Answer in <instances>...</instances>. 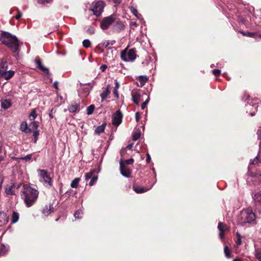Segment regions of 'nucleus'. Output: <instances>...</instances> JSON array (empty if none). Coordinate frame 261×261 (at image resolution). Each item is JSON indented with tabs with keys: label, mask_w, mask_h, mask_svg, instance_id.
<instances>
[{
	"label": "nucleus",
	"mask_w": 261,
	"mask_h": 261,
	"mask_svg": "<svg viewBox=\"0 0 261 261\" xmlns=\"http://www.w3.org/2000/svg\"><path fill=\"white\" fill-rule=\"evenodd\" d=\"M218 228L220 231V238L221 239H223L224 237V232L228 230L227 226L222 222H219L218 224Z\"/></svg>",
	"instance_id": "nucleus-12"
},
{
	"label": "nucleus",
	"mask_w": 261,
	"mask_h": 261,
	"mask_svg": "<svg viewBox=\"0 0 261 261\" xmlns=\"http://www.w3.org/2000/svg\"><path fill=\"white\" fill-rule=\"evenodd\" d=\"M224 254L225 255V256L228 258H229L231 257V250L230 249L228 248V247L227 246H225L224 247Z\"/></svg>",
	"instance_id": "nucleus-30"
},
{
	"label": "nucleus",
	"mask_w": 261,
	"mask_h": 261,
	"mask_svg": "<svg viewBox=\"0 0 261 261\" xmlns=\"http://www.w3.org/2000/svg\"><path fill=\"white\" fill-rule=\"evenodd\" d=\"M22 16V13L18 11V14L15 16L16 19H19Z\"/></svg>",
	"instance_id": "nucleus-57"
},
{
	"label": "nucleus",
	"mask_w": 261,
	"mask_h": 261,
	"mask_svg": "<svg viewBox=\"0 0 261 261\" xmlns=\"http://www.w3.org/2000/svg\"><path fill=\"white\" fill-rule=\"evenodd\" d=\"M105 128V126L103 124L101 125L98 126L95 129V132L97 134H100V133H102L104 131Z\"/></svg>",
	"instance_id": "nucleus-31"
},
{
	"label": "nucleus",
	"mask_w": 261,
	"mask_h": 261,
	"mask_svg": "<svg viewBox=\"0 0 261 261\" xmlns=\"http://www.w3.org/2000/svg\"><path fill=\"white\" fill-rule=\"evenodd\" d=\"M11 106V102L9 99H3L1 101L2 108L4 109H7Z\"/></svg>",
	"instance_id": "nucleus-19"
},
{
	"label": "nucleus",
	"mask_w": 261,
	"mask_h": 261,
	"mask_svg": "<svg viewBox=\"0 0 261 261\" xmlns=\"http://www.w3.org/2000/svg\"><path fill=\"white\" fill-rule=\"evenodd\" d=\"M2 43L7 46L13 53L19 50L18 40L15 36L8 32H3L0 39Z\"/></svg>",
	"instance_id": "nucleus-3"
},
{
	"label": "nucleus",
	"mask_w": 261,
	"mask_h": 261,
	"mask_svg": "<svg viewBox=\"0 0 261 261\" xmlns=\"http://www.w3.org/2000/svg\"><path fill=\"white\" fill-rule=\"evenodd\" d=\"M37 115L36 114V110H33L31 112V113L29 115V118H30V120H31V121L34 120L36 119Z\"/></svg>",
	"instance_id": "nucleus-34"
},
{
	"label": "nucleus",
	"mask_w": 261,
	"mask_h": 261,
	"mask_svg": "<svg viewBox=\"0 0 261 261\" xmlns=\"http://www.w3.org/2000/svg\"><path fill=\"white\" fill-rule=\"evenodd\" d=\"M134 190L137 193H142L147 191V189L139 186L133 187Z\"/></svg>",
	"instance_id": "nucleus-29"
},
{
	"label": "nucleus",
	"mask_w": 261,
	"mask_h": 261,
	"mask_svg": "<svg viewBox=\"0 0 261 261\" xmlns=\"http://www.w3.org/2000/svg\"><path fill=\"white\" fill-rule=\"evenodd\" d=\"M97 178V175H94L91 178L90 181L89 182V185L91 186L94 185V184L96 182Z\"/></svg>",
	"instance_id": "nucleus-37"
},
{
	"label": "nucleus",
	"mask_w": 261,
	"mask_h": 261,
	"mask_svg": "<svg viewBox=\"0 0 261 261\" xmlns=\"http://www.w3.org/2000/svg\"><path fill=\"white\" fill-rule=\"evenodd\" d=\"M136 119L137 121H138L140 119V114L139 113L137 112L135 114Z\"/></svg>",
	"instance_id": "nucleus-55"
},
{
	"label": "nucleus",
	"mask_w": 261,
	"mask_h": 261,
	"mask_svg": "<svg viewBox=\"0 0 261 261\" xmlns=\"http://www.w3.org/2000/svg\"><path fill=\"white\" fill-rule=\"evenodd\" d=\"M94 172H95V170H93L91 171L90 172H89V173H87L85 175L86 180H88L89 179H91L92 176L94 175L93 174Z\"/></svg>",
	"instance_id": "nucleus-36"
},
{
	"label": "nucleus",
	"mask_w": 261,
	"mask_h": 261,
	"mask_svg": "<svg viewBox=\"0 0 261 261\" xmlns=\"http://www.w3.org/2000/svg\"><path fill=\"white\" fill-rule=\"evenodd\" d=\"M51 0H38V2L40 4H44L45 3H50Z\"/></svg>",
	"instance_id": "nucleus-50"
},
{
	"label": "nucleus",
	"mask_w": 261,
	"mask_h": 261,
	"mask_svg": "<svg viewBox=\"0 0 261 261\" xmlns=\"http://www.w3.org/2000/svg\"><path fill=\"white\" fill-rule=\"evenodd\" d=\"M115 86L114 87V89H118L119 87V84L117 80L115 81Z\"/></svg>",
	"instance_id": "nucleus-58"
},
{
	"label": "nucleus",
	"mask_w": 261,
	"mask_h": 261,
	"mask_svg": "<svg viewBox=\"0 0 261 261\" xmlns=\"http://www.w3.org/2000/svg\"><path fill=\"white\" fill-rule=\"evenodd\" d=\"M101 45L102 47L104 48L108 47L109 45V41H105L101 43Z\"/></svg>",
	"instance_id": "nucleus-44"
},
{
	"label": "nucleus",
	"mask_w": 261,
	"mask_h": 261,
	"mask_svg": "<svg viewBox=\"0 0 261 261\" xmlns=\"http://www.w3.org/2000/svg\"><path fill=\"white\" fill-rule=\"evenodd\" d=\"M146 155H147V158H146V162L147 163H149L151 161L150 156L148 153H147Z\"/></svg>",
	"instance_id": "nucleus-56"
},
{
	"label": "nucleus",
	"mask_w": 261,
	"mask_h": 261,
	"mask_svg": "<svg viewBox=\"0 0 261 261\" xmlns=\"http://www.w3.org/2000/svg\"><path fill=\"white\" fill-rule=\"evenodd\" d=\"M253 199L256 203H261V191L255 192L253 196Z\"/></svg>",
	"instance_id": "nucleus-21"
},
{
	"label": "nucleus",
	"mask_w": 261,
	"mask_h": 261,
	"mask_svg": "<svg viewBox=\"0 0 261 261\" xmlns=\"http://www.w3.org/2000/svg\"><path fill=\"white\" fill-rule=\"evenodd\" d=\"M58 82H55L54 83V87L56 89H58Z\"/></svg>",
	"instance_id": "nucleus-60"
},
{
	"label": "nucleus",
	"mask_w": 261,
	"mask_h": 261,
	"mask_svg": "<svg viewBox=\"0 0 261 261\" xmlns=\"http://www.w3.org/2000/svg\"><path fill=\"white\" fill-rule=\"evenodd\" d=\"M39 192L37 190L32 187L25 185L21 192V196L27 206L30 207L36 201L38 196Z\"/></svg>",
	"instance_id": "nucleus-1"
},
{
	"label": "nucleus",
	"mask_w": 261,
	"mask_h": 261,
	"mask_svg": "<svg viewBox=\"0 0 261 261\" xmlns=\"http://www.w3.org/2000/svg\"><path fill=\"white\" fill-rule=\"evenodd\" d=\"M258 159L257 156L255 157L253 161L250 162V164L252 165L256 164L258 163Z\"/></svg>",
	"instance_id": "nucleus-49"
},
{
	"label": "nucleus",
	"mask_w": 261,
	"mask_h": 261,
	"mask_svg": "<svg viewBox=\"0 0 261 261\" xmlns=\"http://www.w3.org/2000/svg\"><path fill=\"white\" fill-rule=\"evenodd\" d=\"M255 256L259 261H261V248L255 249Z\"/></svg>",
	"instance_id": "nucleus-32"
},
{
	"label": "nucleus",
	"mask_w": 261,
	"mask_h": 261,
	"mask_svg": "<svg viewBox=\"0 0 261 261\" xmlns=\"http://www.w3.org/2000/svg\"><path fill=\"white\" fill-rule=\"evenodd\" d=\"M255 214L250 209L242 210L238 217V223L243 225L246 223H252L255 220Z\"/></svg>",
	"instance_id": "nucleus-4"
},
{
	"label": "nucleus",
	"mask_w": 261,
	"mask_h": 261,
	"mask_svg": "<svg viewBox=\"0 0 261 261\" xmlns=\"http://www.w3.org/2000/svg\"><path fill=\"white\" fill-rule=\"evenodd\" d=\"M18 152V149H15L14 148V151L13 152V154L14 155H17V153Z\"/></svg>",
	"instance_id": "nucleus-64"
},
{
	"label": "nucleus",
	"mask_w": 261,
	"mask_h": 261,
	"mask_svg": "<svg viewBox=\"0 0 261 261\" xmlns=\"http://www.w3.org/2000/svg\"><path fill=\"white\" fill-rule=\"evenodd\" d=\"M257 135L258 139L261 140V127L257 130Z\"/></svg>",
	"instance_id": "nucleus-52"
},
{
	"label": "nucleus",
	"mask_w": 261,
	"mask_h": 261,
	"mask_svg": "<svg viewBox=\"0 0 261 261\" xmlns=\"http://www.w3.org/2000/svg\"><path fill=\"white\" fill-rule=\"evenodd\" d=\"M148 101L149 98L148 97L147 99L141 105V109L142 110H144L146 108Z\"/></svg>",
	"instance_id": "nucleus-47"
},
{
	"label": "nucleus",
	"mask_w": 261,
	"mask_h": 261,
	"mask_svg": "<svg viewBox=\"0 0 261 261\" xmlns=\"http://www.w3.org/2000/svg\"><path fill=\"white\" fill-rule=\"evenodd\" d=\"M9 217L4 212H0V225L5 224L8 222Z\"/></svg>",
	"instance_id": "nucleus-16"
},
{
	"label": "nucleus",
	"mask_w": 261,
	"mask_h": 261,
	"mask_svg": "<svg viewBox=\"0 0 261 261\" xmlns=\"http://www.w3.org/2000/svg\"><path fill=\"white\" fill-rule=\"evenodd\" d=\"M8 63L6 60L2 59L0 62V75L7 71L8 70Z\"/></svg>",
	"instance_id": "nucleus-14"
},
{
	"label": "nucleus",
	"mask_w": 261,
	"mask_h": 261,
	"mask_svg": "<svg viewBox=\"0 0 261 261\" xmlns=\"http://www.w3.org/2000/svg\"><path fill=\"white\" fill-rule=\"evenodd\" d=\"M38 172L40 176V181L43 184V185L48 188L52 186L51 178L50 177V174L45 170L38 169Z\"/></svg>",
	"instance_id": "nucleus-5"
},
{
	"label": "nucleus",
	"mask_w": 261,
	"mask_h": 261,
	"mask_svg": "<svg viewBox=\"0 0 261 261\" xmlns=\"http://www.w3.org/2000/svg\"><path fill=\"white\" fill-rule=\"evenodd\" d=\"M32 154H30L24 157L17 158V157H15V156H12L11 158V159L13 160H16V161H18L19 160H25V161L27 162V161H29L32 159Z\"/></svg>",
	"instance_id": "nucleus-23"
},
{
	"label": "nucleus",
	"mask_w": 261,
	"mask_h": 261,
	"mask_svg": "<svg viewBox=\"0 0 261 261\" xmlns=\"http://www.w3.org/2000/svg\"><path fill=\"white\" fill-rule=\"evenodd\" d=\"M124 29V25L121 21H120L116 22L115 24L114 25V29L118 32H120Z\"/></svg>",
	"instance_id": "nucleus-17"
},
{
	"label": "nucleus",
	"mask_w": 261,
	"mask_h": 261,
	"mask_svg": "<svg viewBox=\"0 0 261 261\" xmlns=\"http://www.w3.org/2000/svg\"><path fill=\"white\" fill-rule=\"evenodd\" d=\"M3 248H5L4 246H2L1 249L0 254H4L5 253V251H3Z\"/></svg>",
	"instance_id": "nucleus-59"
},
{
	"label": "nucleus",
	"mask_w": 261,
	"mask_h": 261,
	"mask_svg": "<svg viewBox=\"0 0 261 261\" xmlns=\"http://www.w3.org/2000/svg\"><path fill=\"white\" fill-rule=\"evenodd\" d=\"M110 93L109 86L108 85L106 90H104L100 94L102 101L106 99Z\"/></svg>",
	"instance_id": "nucleus-24"
},
{
	"label": "nucleus",
	"mask_w": 261,
	"mask_h": 261,
	"mask_svg": "<svg viewBox=\"0 0 261 261\" xmlns=\"http://www.w3.org/2000/svg\"><path fill=\"white\" fill-rule=\"evenodd\" d=\"M120 169L121 174L126 177H129L130 175V170L123 164V161H120Z\"/></svg>",
	"instance_id": "nucleus-10"
},
{
	"label": "nucleus",
	"mask_w": 261,
	"mask_h": 261,
	"mask_svg": "<svg viewBox=\"0 0 261 261\" xmlns=\"http://www.w3.org/2000/svg\"><path fill=\"white\" fill-rule=\"evenodd\" d=\"M103 2L102 1H99L95 4L92 10L94 14L98 16L101 14L103 11Z\"/></svg>",
	"instance_id": "nucleus-8"
},
{
	"label": "nucleus",
	"mask_w": 261,
	"mask_h": 261,
	"mask_svg": "<svg viewBox=\"0 0 261 261\" xmlns=\"http://www.w3.org/2000/svg\"><path fill=\"white\" fill-rule=\"evenodd\" d=\"M32 132L33 133V136L34 138V142L35 143H36L37 141V139H38V137L39 135V130H35V131Z\"/></svg>",
	"instance_id": "nucleus-39"
},
{
	"label": "nucleus",
	"mask_w": 261,
	"mask_h": 261,
	"mask_svg": "<svg viewBox=\"0 0 261 261\" xmlns=\"http://www.w3.org/2000/svg\"><path fill=\"white\" fill-rule=\"evenodd\" d=\"M115 16L113 15H110L108 17H105L101 21L100 23V27L102 30H106L108 29L109 26L114 22Z\"/></svg>",
	"instance_id": "nucleus-7"
},
{
	"label": "nucleus",
	"mask_w": 261,
	"mask_h": 261,
	"mask_svg": "<svg viewBox=\"0 0 261 261\" xmlns=\"http://www.w3.org/2000/svg\"><path fill=\"white\" fill-rule=\"evenodd\" d=\"M91 42L89 40L85 39L83 41V45L86 47L88 48L90 46Z\"/></svg>",
	"instance_id": "nucleus-38"
},
{
	"label": "nucleus",
	"mask_w": 261,
	"mask_h": 261,
	"mask_svg": "<svg viewBox=\"0 0 261 261\" xmlns=\"http://www.w3.org/2000/svg\"><path fill=\"white\" fill-rule=\"evenodd\" d=\"M35 63L37 65V68L38 69H39L41 71H42L44 74H49L48 69L42 66L41 59L39 57H37L36 58Z\"/></svg>",
	"instance_id": "nucleus-11"
},
{
	"label": "nucleus",
	"mask_w": 261,
	"mask_h": 261,
	"mask_svg": "<svg viewBox=\"0 0 261 261\" xmlns=\"http://www.w3.org/2000/svg\"><path fill=\"white\" fill-rule=\"evenodd\" d=\"M133 100L135 103L138 104L139 102V95L138 94H133Z\"/></svg>",
	"instance_id": "nucleus-40"
},
{
	"label": "nucleus",
	"mask_w": 261,
	"mask_h": 261,
	"mask_svg": "<svg viewBox=\"0 0 261 261\" xmlns=\"http://www.w3.org/2000/svg\"><path fill=\"white\" fill-rule=\"evenodd\" d=\"M95 107L94 105H90L87 109V114L88 115H91L93 113Z\"/></svg>",
	"instance_id": "nucleus-35"
},
{
	"label": "nucleus",
	"mask_w": 261,
	"mask_h": 261,
	"mask_svg": "<svg viewBox=\"0 0 261 261\" xmlns=\"http://www.w3.org/2000/svg\"><path fill=\"white\" fill-rule=\"evenodd\" d=\"M212 72L215 76H218L221 73V70L219 69H214Z\"/></svg>",
	"instance_id": "nucleus-43"
},
{
	"label": "nucleus",
	"mask_w": 261,
	"mask_h": 261,
	"mask_svg": "<svg viewBox=\"0 0 261 261\" xmlns=\"http://www.w3.org/2000/svg\"><path fill=\"white\" fill-rule=\"evenodd\" d=\"M83 214V211L81 210H79L77 211H76L74 213V217L75 218L79 219V216Z\"/></svg>",
	"instance_id": "nucleus-42"
},
{
	"label": "nucleus",
	"mask_w": 261,
	"mask_h": 261,
	"mask_svg": "<svg viewBox=\"0 0 261 261\" xmlns=\"http://www.w3.org/2000/svg\"><path fill=\"white\" fill-rule=\"evenodd\" d=\"M123 164L125 165H131L134 163V160L133 159H129L128 160L123 161Z\"/></svg>",
	"instance_id": "nucleus-41"
},
{
	"label": "nucleus",
	"mask_w": 261,
	"mask_h": 261,
	"mask_svg": "<svg viewBox=\"0 0 261 261\" xmlns=\"http://www.w3.org/2000/svg\"><path fill=\"white\" fill-rule=\"evenodd\" d=\"M130 10L131 12L138 19H141L142 16L138 12V11L136 9H135L133 7H131L130 8Z\"/></svg>",
	"instance_id": "nucleus-28"
},
{
	"label": "nucleus",
	"mask_w": 261,
	"mask_h": 261,
	"mask_svg": "<svg viewBox=\"0 0 261 261\" xmlns=\"http://www.w3.org/2000/svg\"><path fill=\"white\" fill-rule=\"evenodd\" d=\"M20 129L25 133H30V130H29V126L25 121L22 122L20 124Z\"/></svg>",
	"instance_id": "nucleus-22"
},
{
	"label": "nucleus",
	"mask_w": 261,
	"mask_h": 261,
	"mask_svg": "<svg viewBox=\"0 0 261 261\" xmlns=\"http://www.w3.org/2000/svg\"><path fill=\"white\" fill-rule=\"evenodd\" d=\"M38 122L37 121L31 122L29 125V130H30V133L35 130H38Z\"/></svg>",
	"instance_id": "nucleus-18"
},
{
	"label": "nucleus",
	"mask_w": 261,
	"mask_h": 261,
	"mask_svg": "<svg viewBox=\"0 0 261 261\" xmlns=\"http://www.w3.org/2000/svg\"><path fill=\"white\" fill-rule=\"evenodd\" d=\"M107 68V66L106 65H102L100 67V70L103 72L105 71Z\"/></svg>",
	"instance_id": "nucleus-54"
},
{
	"label": "nucleus",
	"mask_w": 261,
	"mask_h": 261,
	"mask_svg": "<svg viewBox=\"0 0 261 261\" xmlns=\"http://www.w3.org/2000/svg\"><path fill=\"white\" fill-rule=\"evenodd\" d=\"M94 29L93 27H90L89 28L87 31V32L90 34H92L94 33Z\"/></svg>",
	"instance_id": "nucleus-48"
},
{
	"label": "nucleus",
	"mask_w": 261,
	"mask_h": 261,
	"mask_svg": "<svg viewBox=\"0 0 261 261\" xmlns=\"http://www.w3.org/2000/svg\"><path fill=\"white\" fill-rule=\"evenodd\" d=\"M2 43L7 46L13 53L19 50L18 40L15 36L8 32H3L0 39Z\"/></svg>",
	"instance_id": "nucleus-2"
},
{
	"label": "nucleus",
	"mask_w": 261,
	"mask_h": 261,
	"mask_svg": "<svg viewBox=\"0 0 261 261\" xmlns=\"http://www.w3.org/2000/svg\"><path fill=\"white\" fill-rule=\"evenodd\" d=\"M19 219V214L14 212L12 214V222L13 223H16Z\"/></svg>",
	"instance_id": "nucleus-33"
},
{
	"label": "nucleus",
	"mask_w": 261,
	"mask_h": 261,
	"mask_svg": "<svg viewBox=\"0 0 261 261\" xmlns=\"http://www.w3.org/2000/svg\"><path fill=\"white\" fill-rule=\"evenodd\" d=\"M241 33L244 36H249L251 37H253L255 35V34L249 33V32L244 33L243 32H241Z\"/></svg>",
	"instance_id": "nucleus-45"
},
{
	"label": "nucleus",
	"mask_w": 261,
	"mask_h": 261,
	"mask_svg": "<svg viewBox=\"0 0 261 261\" xmlns=\"http://www.w3.org/2000/svg\"><path fill=\"white\" fill-rule=\"evenodd\" d=\"M122 114L120 110L117 111L112 116V122L115 125H119L122 122Z\"/></svg>",
	"instance_id": "nucleus-9"
},
{
	"label": "nucleus",
	"mask_w": 261,
	"mask_h": 261,
	"mask_svg": "<svg viewBox=\"0 0 261 261\" xmlns=\"http://www.w3.org/2000/svg\"><path fill=\"white\" fill-rule=\"evenodd\" d=\"M125 153V150L124 149H122L121 151H120V154H121V155H123V154H124V153Z\"/></svg>",
	"instance_id": "nucleus-63"
},
{
	"label": "nucleus",
	"mask_w": 261,
	"mask_h": 261,
	"mask_svg": "<svg viewBox=\"0 0 261 261\" xmlns=\"http://www.w3.org/2000/svg\"><path fill=\"white\" fill-rule=\"evenodd\" d=\"M13 185H8L5 188V193L8 195H14Z\"/></svg>",
	"instance_id": "nucleus-20"
},
{
	"label": "nucleus",
	"mask_w": 261,
	"mask_h": 261,
	"mask_svg": "<svg viewBox=\"0 0 261 261\" xmlns=\"http://www.w3.org/2000/svg\"><path fill=\"white\" fill-rule=\"evenodd\" d=\"M238 238L237 239V241H236V245L237 246H239L240 245H241L242 242H241V237H240V236L238 234Z\"/></svg>",
	"instance_id": "nucleus-51"
},
{
	"label": "nucleus",
	"mask_w": 261,
	"mask_h": 261,
	"mask_svg": "<svg viewBox=\"0 0 261 261\" xmlns=\"http://www.w3.org/2000/svg\"><path fill=\"white\" fill-rule=\"evenodd\" d=\"M121 58L125 62L133 61L136 58L135 49L132 48L128 51L123 50L121 53Z\"/></svg>",
	"instance_id": "nucleus-6"
},
{
	"label": "nucleus",
	"mask_w": 261,
	"mask_h": 261,
	"mask_svg": "<svg viewBox=\"0 0 261 261\" xmlns=\"http://www.w3.org/2000/svg\"><path fill=\"white\" fill-rule=\"evenodd\" d=\"M14 71L9 70L1 75L0 77L3 78L6 80H9L14 76Z\"/></svg>",
	"instance_id": "nucleus-15"
},
{
	"label": "nucleus",
	"mask_w": 261,
	"mask_h": 261,
	"mask_svg": "<svg viewBox=\"0 0 261 261\" xmlns=\"http://www.w3.org/2000/svg\"><path fill=\"white\" fill-rule=\"evenodd\" d=\"M80 181V178H75L71 182L70 186L72 188H76Z\"/></svg>",
	"instance_id": "nucleus-26"
},
{
	"label": "nucleus",
	"mask_w": 261,
	"mask_h": 261,
	"mask_svg": "<svg viewBox=\"0 0 261 261\" xmlns=\"http://www.w3.org/2000/svg\"><path fill=\"white\" fill-rule=\"evenodd\" d=\"M54 211V208L53 204H49V205H45L43 210L42 213L46 216H48L50 213H53Z\"/></svg>",
	"instance_id": "nucleus-13"
},
{
	"label": "nucleus",
	"mask_w": 261,
	"mask_h": 261,
	"mask_svg": "<svg viewBox=\"0 0 261 261\" xmlns=\"http://www.w3.org/2000/svg\"><path fill=\"white\" fill-rule=\"evenodd\" d=\"M132 147H133V144H128L126 146V148L128 149H131Z\"/></svg>",
	"instance_id": "nucleus-61"
},
{
	"label": "nucleus",
	"mask_w": 261,
	"mask_h": 261,
	"mask_svg": "<svg viewBox=\"0 0 261 261\" xmlns=\"http://www.w3.org/2000/svg\"><path fill=\"white\" fill-rule=\"evenodd\" d=\"M116 41L115 40L109 41V45H113L115 43Z\"/></svg>",
	"instance_id": "nucleus-62"
},
{
	"label": "nucleus",
	"mask_w": 261,
	"mask_h": 261,
	"mask_svg": "<svg viewBox=\"0 0 261 261\" xmlns=\"http://www.w3.org/2000/svg\"><path fill=\"white\" fill-rule=\"evenodd\" d=\"M79 108V105L77 103H75L74 105H70L68 107V110L71 113L75 112Z\"/></svg>",
	"instance_id": "nucleus-27"
},
{
	"label": "nucleus",
	"mask_w": 261,
	"mask_h": 261,
	"mask_svg": "<svg viewBox=\"0 0 261 261\" xmlns=\"http://www.w3.org/2000/svg\"><path fill=\"white\" fill-rule=\"evenodd\" d=\"M140 135H141V134L139 133H135L133 135V140L135 141L138 140L139 139V138L140 137Z\"/></svg>",
	"instance_id": "nucleus-46"
},
{
	"label": "nucleus",
	"mask_w": 261,
	"mask_h": 261,
	"mask_svg": "<svg viewBox=\"0 0 261 261\" xmlns=\"http://www.w3.org/2000/svg\"><path fill=\"white\" fill-rule=\"evenodd\" d=\"M118 89H114V91H113V93L115 95V96L118 98L119 97V94H118V91L117 90Z\"/></svg>",
	"instance_id": "nucleus-53"
},
{
	"label": "nucleus",
	"mask_w": 261,
	"mask_h": 261,
	"mask_svg": "<svg viewBox=\"0 0 261 261\" xmlns=\"http://www.w3.org/2000/svg\"><path fill=\"white\" fill-rule=\"evenodd\" d=\"M148 78L146 76H140L139 77V84H138V86L140 87H142L144 85L145 83L147 81Z\"/></svg>",
	"instance_id": "nucleus-25"
}]
</instances>
